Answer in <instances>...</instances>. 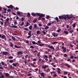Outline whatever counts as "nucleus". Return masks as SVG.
<instances>
[{"mask_svg":"<svg viewBox=\"0 0 78 78\" xmlns=\"http://www.w3.org/2000/svg\"><path fill=\"white\" fill-rule=\"evenodd\" d=\"M6 21L4 22V26L5 27H7L9 25V18L8 17L7 19L5 20Z\"/></svg>","mask_w":78,"mask_h":78,"instance_id":"obj_1","label":"nucleus"},{"mask_svg":"<svg viewBox=\"0 0 78 78\" xmlns=\"http://www.w3.org/2000/svg\"><path fill=\"white\" fill-rule=\"evenodd\" d=\"M62 48L63 49L62 52L63 53H66V48L64 47V46H62Z\"/></svg>","mask_w":78,"mask_h":78,"instance_id":"obj_2","label":"nucleus"},{"mask_svg":"<svg viewBox=\"0 0 78 78\" xmlns=\"http://www.w3.org/2000/svg\"><path fill=\"white\" fill-rule=\"evenodd\" d=\"M42 17H44V15L41 14V15L40 16H39V17L38 19V20H41V18H42Z\"/></svg>","mask_w":78,"mask_h":78,"instance_id":"obj_3","label":"nucleus"},{"mask_svg":"<svg viewBox=\"0 0 78 78\" xmlns=\"http://www.w3.org/2000/svg\"><path fill=\"white\" fill-rule=\"evenodd\" d=\"M52 36H53L54 37H56L58 35V34L56 33H53L52 34Z\"/></svg>","mask_w":78,"mask_h":78,"instance_id":"obj_4","label":"nucleus"},{"mask_svg":"<svg viewBox=\"0 0 78 78\" xmlns=\"http://www.w3.org/2000/svg\"><path fill=\"white\" fill-rule=\"evenodd\" d=\"M37 27V24H34L33 26V29H36Z\"/></svg>","mask_w":78,"mask_h":78,"instance_id":"obj_5","label":"nucleus"},{"mask_svg":"<svg viewBox=\"0 0 78 78\" xmlns=\"http://www.w3.org/2000/svg\"><path fill=\"white\" fill-rule=\"evenodd\" d=\"M1 37L2 39H5V40H6V36L5 35H3L1 36Z\"/></svg>","mask_w":78,"mask_h":78,"instance_id":"obj_6","label":"nucleus"},{"mask_svg":"<svg viewBox=\"0 0 78 78\" xmlns=\"http://www.w3.org/2000/svg\"><path fill=\"white\" fill-rule=\"evenodd\" d=\"M8 54V52L7 51L3 52V55H5V56H6Z\"/></svg>","mask_w":78,"mask_h":78,"instance_id":"obj_7","label":"nucleus"},{"mask_svg":"<svg viewBox=\"0 0 78 78\" xmlns=\"http://www.w3.org/2000/svg\"><path fill=\"white\" fill-rule=\"evenodd\" d=\"M18 55H20V54L21 55H22V54H23V51H20L19 52H18Z\"/></svg>","mask_w":78,"mask_h":78,"instance_id":"obj_8","label":"nucleus"},{"mask_svg":"<svg viewBox=\"0 0 78 78\" xmlns=\"http://www.w3.org/2000/svg\"><path fill=\"white\" fill-rule=\"evenodd\" d=\"M48 47L49 48H51V49H53V50H55V48L52 46H48Z\"/></svg>","mask_w":78,"mask_h":78,"instance_id":"obj_9","label":"nucleus"},{"mask_svg":"<svg viewBox=\"0 0 78 78\" xmlns=\"http://www.w3.org/2000/svg\"><path fill=\"white\" fill-rule=\"evenodd\" d=\"M32 44H33V45H35L37 44V45H39V44L37 43H36V42L34 41H33L32 42Z\"/></svg>","mask_w":78,"mask_h":78,"instance_id":"obj_10","label":"nucleus"},{"mask_svg":"<svg viewBox=\"0 0 78 78\" xmlns=\"http://www.w3.org/2000/svg\"><path fill=\"white\" fill-rule=\"evenodd\" d=\"M47 67H48V66H42V69H44V70H45V69H46V68H47Z\"/></svg>","mask_w":78,"mask_h":78,"instance_id":"obj_11","label":"nucleus"},{"mask_svg":"<svg viewBox=\"0 0 78 78\" xmlns=\"http://www.w3.org/2000/svg\"><path fill=\"white\" fill-rule=\"evenodd\" d=\"M30 25V23H29V22H27L26 23V24L25 25V27H28V26H29Z\"/></svg>","mask_w":78,"mask_h":78,"instance_id":"obj_12","label":"nucleus"},{"mask_svg":"<svg viewBox=\"0 0 78 78\" xmlns=\"http://www.w3.org/2000/svg\"><path fill=\"white\" fill-rule=\"evenodd\" d=\"M12 65L14 66V67H16V66H17V63H13Z\"/></svg>","mask_w":78,"mask_h":78,"instance_id":"obj_13","label":"nucleus"},{"mask_svg":"<svg viewBox=\"0 0 78 78\" xmlns=\"http://www.w3.org/2000/svg\"><path fill=\"white\" fill-rule=\"evenodd\" d=\"M2 65L3 66H7V65L6 64H5V63H4V62H2Z\"/></svg>","mask_w":78,"mask_h":78,"instance_id":"obj_14","label":"nucleus"},{"mask_svg":"<svg viewBox=\"0 0 78 78\" xmlns=\"http://www.w3.org/2000/svg\"><path fill=\"white\" fill-rule=\"evenodd\" d=\"M65 66H67V67L68 68H70V65H69L68 64H65Z\"/></svg>","mask_w":78,"mask_h":78,"instance_id":"obj_15","label":"nucleus"},{"mask_svg":"<svg viewBox=\"0 0 78 78\" xmlns=\"http://www.w3.org/2000/svg\"><path fill=\"white\" fill-rule=\"evenodd\" d=\"M24 42L25 43H26V44H29L30 42V41L28 40H25L24 41Z\"/></svg>","mask_w":78,"mask_h":78,"instance_id":"obj_16","label":"nucleus"},{"mask_svg":"<svg viewBox=\"0 0 78 78\" xmlns=\"http://www.w3.org/2000/svg\"><path fill=\"white\" fill-rule=\"evenodd\" d=\"M32 32L31 31H30L28 33V35L29 36H31V33Z\"/></svg>","mask_w":78,"mask_h":78,"instance_id":"obj_17","label":"nucleus"},{"mask_svg":"<svg viewBox=\"0 0 78 78\" xmlns=\"http://www.w3.org/2000/svg\"><path fill=\"white\" fill-rule=\"evenodd\" d=\"M29 28L30 30H32V29L33 28V26H32V25L30 26H29Z\"/></svg>","mask_w":78,"mask_h":78,"instance_id":"obj_18","label":"nucleus"},{"mask_svg":"<svg viewBox=\"0 0 78 78\" xmlns=\"http://www.w3.org/2000/svg\"><path fill=\"white\" fill-rule=\"evenodd\" d=\"M12 28H17V26H16L13 25L12 26Z\"/></svg>","mask_w":78,"mask_h":78,"instance_id":"obj_19","label":"nucleus"},{"mask_svg":"<svg viewBox=\"0 0 78 78\" xmlns=\"http://www.w3.org/2000/svg\"><path fill=\"white\" fill-rule=\"evenodd\" d=\"M5 75L6 76H7V77H8L9 76V74L8 73H5Z\"/></svg>","mask_w":78,"mask_h":78,"instance_id":"obj_20","label":"nucleus"},{"mask_svg":"<svg viewBox=\"0 0 78 78\" xmlns=\"http://www.w3.org/2000/svg\"><path fill=\"white\" fill-rule=\"evenodd\" d=\"M41 76H42L43 77H45V75H44V73H42L41 74Z\"/></svg>","mask_w":78,"mask_h":78,"instance_id":"obj_21","label":"nucleus"},{"mask_svg":"<svg viewBox=\"0 0 78 78\" xmlns=\"http://www.w3.org/2000/svg\"><path fill=\"white\" fill-rule=\"evenodd\" d=\"M73 27L75 28V26L76 25V23H74L73 25Z\"/></svg>","mask_w":78,"mask_h":78,"instance_id":"obj_22","label":"nucleus"},{"mask_svg":"<svg viewBox=\"0 0 78 78\" xmlns=\"http://www.w3.org/2000/svg\"><path fill=\"white\" fill-rule=\"evenodd\" d=\"M17 14H18V15H20V14H21V12L18 11V12H17Z\"/></svg>","mask_w":78,"mask_h":78,"instance_id":"obj_23","label":"nucleus"},{"mask_svg":"<svg viewBox=\"0 0 78 78\" xmlns=\"http://www.w3.org/2000/svg\"><path fill=\"white\" fill-rule=\"evenodd\" d=\"M49 28V27L48 26H46V27L44 28V29L45 30H47Z\"/></svg>","mask_w":78,"mask_h":78,"instance_id":"obj_24","label":"nucleus"},{"mask_svg":"<svg viewBox=\"0 0 78 78\" xmlns=\"http://www.w3.org/2000/svg\"><path fill=\"white\" fill-rule=\"evenodd\" d=\"M15 47H16V48H20V46H17L16 45H15Z\"/></svg>","mask_w":78,"mask_h":78,"instance_id":"obj_25","label":"nucleus"},{"mask_svg":"<svg viewBox=\"0 0 78 78\" xmlns=\"http://www.w3.org/2000/svg\"><path fill=\"white\" fill-rule=\"evenodd\" d=\"M39 46H41V47H42V46H43V45H44V44L40 43L39 44Z\"/></svg>","mask_w":78,"mask_h":78,"instance_id":"obj_26","label":"nucleus"},{"mask_svg":"<svg viewBox=\"0 0 78 78\" xmlns=\"http://www.w3.org/2000/svg\"><path fill=\"white\" fill-rule=\"evenodd\" d=\"M24 25V22H23L21 23L20 24V26H23Z\"/></svg>","mask_w":78,"mask_h":78,"instance_id":"obj_27","label":"nucleus"},{"mask_svg":"<svg viewBox=\"0 0 78 78\" xmlns=\"http://www.w3.org/2000/svg\"><path fill=\"white\" fill-rule=\"evenodd\" d=\"M37 34L38 35L40 34V31L39 30L37 31Z\"/></svg>","mask_w":78,"mask_h":78,"instance_id":"obj_28","label":"nucleus"},{"mask_svg":"<svg viewBox=\"0 0 78 78\" xmlns=\"http://www.w3.org/2000/svg\"><path fill=\"white\" fill-rule=\"evenodd\" d=\"M12 38L13 41H16V38H15L14 37L12 36Z\"/></svg>","mask_w":78,"mask_h":78,"instance_id":"obj_29","label":"nucleus"},{"mask_svg":"<svg viewBox=\"0 0 78 78\" xmlns=\"http://www.w3.org/2000/svg\"><path fill=\"white\" fill-rule=\"evenodd\" d=\"M7 7L8 8H12L13 6H12V5H10L9 6H8Z\"/></svg>","mask_w":78,"mask_h":78,"instance_id":"obj_30","label":"nucleus"},{"mask_svg":"<svg viewBox=\"0 0 78 78\" xmlns=\"http://www.w3.org/2000/svg\"><path fill=\"white\" fill-rule=\"evenodd\" d=\"M24 30H26V31H28V29L27 28H23Z\"/></svg>","mask_w":78,"mask_h":78,"instance_id":"obj_31","label":"nucleus"},{"mask_svg":"<svg viewBox=\"0 0 78 78\" xmlns=\"http://www.w3.org/2000/svg\"><path fill=\"white\" fill-rule=\"evenodd\" d=\"M64 56L65 58L67 57V55L66 54H64Z\"/></svg>","mask_w":78,"mask_h":78,"instance_id":"obj_32","label":"nucleus"},{"mask_svg":"<svg viewBox=\"0 0 78 78\" xmlns=\"http://www.w3.org/2000/svg\"><path fill=\"white\" fill-rule=\"evenodd\" d=\"M51 25V23H50L47 24V26H50Z\"/></svg>","mask_w":78,"mask_h":78,"instance_id":"obj_33","label":"nucleus"},{"mask_svg":"<svg viewBox=\"0 0 78 78\" xmlns=\"http://www.w3.org/2000/svg\"><path fill=\"white\" fill-rule=\"evenodd\" d=\"M8 58H9V59H12L13 58V57L12 56H9L8 57Z\"/></svg>","mask_w":78,"mask_h":78,"instance_id":"obj_34","label":"nucleus"},{"mask_svg":"<svg viewBox=\"0 0 78 78\" xmlns=\"http://www.w3.org/2000/svg\"><path fill=\"white\" fill-rule=\"evenodd\" d=\"M61 30L60 29H59L57 30V33H59Z\"/></svg>","mask_w":78,"mask_h":78,"instance_id":"obj_35","label":"nucleus"},{"mask_svg":"<svg viewBox=\"0 0 78 78\" xmlns=\"http://www.w3.org/2000/svg\"><path fill=\"white\" fill-rule=\"evenodd\" d=\"M36 15H37V16H41V14L39 13H36Z\"/></svg>","mask_w":78,"mask_h":78,"instance_id":"obj_36","label":"nucleus"},{"mask_svg":"<svg viewBox=\"0 0 78 78\" xmlns=\"http://www.w3.org/2000/svg\"><path fill=\"white\" fill-rule=\"evenodd\" d=\"M57 43H58V42L55 41L53 42L52 43V44H57Z\"/></svg>","mask_w":78,"mask_h":78,"instance_id":"obj_37","label":"nucleus"},{"mask_svg":"<svg viewBox=\"0 0 78 78\" xmlns=\"http://www.w3.org/2000/svg\"><path fill=\"white\" fill-rule=\"evenodd\" d=\"M32 16H36V14L34 13H32Z\"/></svg>","mask_w":78,"mask_h":78,"instance_id":"obj_38","label":"nucleus"},{"mask_svg":"<svg viewBox=\"0 0 78 78\" xmlns=\"http://www.w3.org/2000/svg\"><path fill=\"white\" fill-rule=\"evenodd\" d=\"M42 33L44 34L45 35V34H46V32H45V30H43L42 31Z\"/></svg>","mask_w":78,"mask_h":78,"instance_id":"obj_39","label":"nucleus"},{"mask_svg":"<svg viewBox=\"0 0 78 78\" xmlns=\"http://www.w3.org/2000/svg\"><path fill=\"white\" fill-rule=\"evenodd\" d=\"M14 62V60H10L9 61V62L10 63L11 62Z\"/></svg>","mask_w":78,"mask_h":78,"instance_id":"obj_40","label":"nucleus"},{"mask_svg":"<svg viewBox=\"0 0 78 78\" xmlns=\"http://www.w3.org/2000/svg\"><path fill=\"white\" fill-rule=\"evenodd\" d=\"M64 33L65 34H69V33H68V32L66 31H64Z\"/></svg>","mask_w":78,"mask_h":78,"instance_id":"obj_41","label":"nucleus"},{"mask_svg":"<svg viewBox=\"0 0 78 78\" xmlns=\"http://www.w3.org/2000/svg\"><path fill=\"white\" fill-rule=\"evenodd\" d=\"M37 42H38L37 44H38V45H39V44H40V43H41V44H42V43L41 42H40V41H37Z\"/></svg>","mask_w":78,"mask_h":78,"instance_id":"obj_42","label":"nucleus"},{"mask_svg":"<svg viewBox=\"0 0 78 78\" xmlns=\"http://www.w3.org/2000/svg\"><path fill=\"white\" fill-rule=\"evenodd\" d=\"M31 65L32 66H33V67H35V66H34V65L33 63L31 64Z\"/></svg>","mask_w":78,"mask_h":78,"instance_id":"obj_43","label":"nucleus"},{"mask_svg":"<svg viewBox=\"0 0 78 78\" xmlns=\"http://www.w3.org/2000/svg\"><path fill=\"white\" fill-rule=\"evenodd\" d=\"M35 37H36V35H34L32 36V38L33 39H35Z\"/></svg>","mask_w":78,"mask_h":78,"instance_id":"obj_44","label":"nucleus"},{"mask_svg":"<svg viewBox=\"0 0 78 78\" xmlns=\"http://www.w3.org/2000/svg\"><path fill=\"white\" fill-rule=\"evenodd\" d=\"M56 22V21H53L52 22H51V24H53V23H55Z\"/></svg>","mask_w":78,"mask_h":78,"instance_id":"obj_45","label":"nucleus"},{"mask_svg":"<svg viewBox=\"0 0 78 78\" xmlns=\"http://www.w3.org/2000/svg\"><path fill=\"white\" fill-rule=\"evenodd\" d=\"M55 20H56L58 22V20H59V19H58V18L57 17H56L55 18Z\"/></svg>","mask_w":78,"mask_h":78,"instance_id":"obj_46","label":"nucleus"},{"mask_svg":"<svg viewBox=\"0 0 78 78\" xmlns=\"http://www.w3.org/2000/svg\"><path fill=\"white\" fill-rule=\"evenodd\" d=\"M38 26L39 27H42V24H41V23H39V24H38Z\"/></svg>","mask_w":78,"mask_h":78,"instance_id":"obj_47","label":"nucleus"},{"mask_svg":"<svg viewBox=\"0 0 78 78\" xmlns=\"http://www.w3.org/2000/svg\"><path fill=\"white\" fill-rule=\"evenodd\" d=\"M1 25H3V23H3V21H1Z\"/></svg>","mask_w":78,"mask_h":78,"instance_id":"obj_48","label":"nucleus"},{"mask_svg":"<svg viewBox=\"0 0 78 78\" xmlns=\"http://www.w3.org/2000/svg\"><path fill=\"white\" fill-rule=\"evenodd\" d=\"M30 48H34V47L33 46H31L30 47Z\"/></svg>","mask_w":78,"mask_h":78,"instance_id":"obj_49","label":"nucleus"},{"mask_svg":"<svg viewBox=\"0 0 78 78\" xmlns=\"http://www.w3.org/2000/svg\"><path fill=\"white\" fill-rule=\"evenodd\" d=\"M27 16H28L29 17H30V13H28Z\"/></svg>","mask_w":78,"mask_h":78,"instance_id":"obj_50","label":"nucleus"},{"mask_svg":"<svg viewBox=\"0 0 78 78\" xmlns=\"http://www.w3.org/2000/svg\"><path fill=\"white\" fill-rule=\"evenodd\" d=\"M46 17H47V19H49V18H50V16H49L46 15Z\"/></svg>","mask_w":78,"mask_h":78,"instance_id":"obj_51","label":"nucleus"},{"mask_svg":"<svg viewBox=\"0 0 78 78\" xmlns=\"http://www.w3.org/2000/svg\"><path fill=\"white\" fill-rule=\"evenodd\" d=\"M59 19H62V16H59Z\"/></svg>","mask_w":78,"mask_h":78,"instance_id":"obj_52","label":"nucleus"},{"mask_svg":"<svg viewBox=\"0 0 78 78\" xmlns=\"http://www.w3.org/2000/svg\"><path fill=\"white\" fill-rule=\"evenodd\" d=\"M14 24H17V21H14Z\"/></svg>","mask_w":78,"mask_h":78,"instance_id":"obj_53","label":"nucleus"},{"mask_svg":"<svg viewBox=\"0 0 78 78\" xmlns=\"http://www.w3.org/2000/svg\"><path fill=\"white\" fill-rule=\"evenodd\" d=\"M36 21H37V20L36 19V20H34L33 22L34 23H35V22H36Z\"/></svg>","mask_w":78,"mask_h":78,"instance_id":"obj_54","label":"nucleus"},{"mask_svg":"<svg viewBox=\"0 0 78 78\" xmlns=\"http://www.w3.org/2000/svg\"><path fill=\"white\" fill-rule=\"evenodd\" d=\"M28 55H26V56H25V58L26 59H27L28 58Z\"/></svg>","mask_w":78,"mask_h":78,"instance_id":"obj_55","label":"nucleus"},{"mask_svg":"<svg viewBox=\"0 0 78 78\" xmlns=\"http://www.w3.org/2000/svg\"><path fill=\"white\" fill-rule=\"evenodd\" d=\"M56 76H57V74H55L54 75V77L55 78V77H56Z\"/></svg>","mask_w":78,"mask_h":78,"instance_id":"obj_56","label":"nucleus"},{"mask_svg":"<svg viewBox=\"0 0 78 78\" xmlns=\"http://www.w3.org/2000/svg\"><path fill=\"white\" fill-rule=\"evenodd\" d=\"M45 62V60H44V59L42 60V62H41V63H42V62Z\"/></svg>","mask_w":78,"mask_h":78,"instance_id":"obj_57","label":"nucleus"},{"mask_svg":"<svg viewBox=\"0 0 78 78\" xmlns=\"http://www.w3.org/2000/svg\"><path fill=\"white\" fill-rule=\"evenodd\" d=\"M69 32H70V33H72L73 32V30L71 31V30H69Z\"/></svg>","mask_w":78,"mask_h":78,"instance_id":"obj_58","label":"nucleus"},{"mask_svg":"<svg viewBox=\"0 0 78 78\" xmlns=\"http://www.w3.org/2000/svg\"><path fill=\"white\" fill-rule=\"evenodd\" d=\"M42 59H41V58H39V61L40 62H42Z\"/></svg>","mask_w":78,"mask_h":78,"instance_id":"obj_59","label":"nucleus"},{"mask_svg":"<svg viewBox=\"0 0 78 78\" xmlns=\"http://www.w3.org/2000/svg\"><path fill=\"white\" fill-rule=\"evenodd\" d=\"M31 36H30V35H29V36H28L27 37V39H29V38H30Z\"/></svg>","mask_w":78,"mask_h":78,"instance_id":"obj_60","label":"nucleus"},{"mask_svg":"<svg viewBox=\"0 0 78 78\" xmlns=\"http://www.w3.org/2000/svg\"><path fill=\"white\" fill-rule=\"evenodd\" d=\"M44 57H45L46 58H48V56H47V55H44Z\"/></svg>","mask_w":78,"mask_h":78,"instance_id":"obj_61","label":"nucleus"},{"mask_svg":"<svg viewBox=\"0 0 78 78\" xmlns=\"http://www.w3.org/2000/svg\"><path fill=\"white\" fill-rule=\"evenodd\" d=\"M33 61H37V59H36V58H34L33 59Z\"/></svg>","mask_w":78,"mask_h":78,"instance_id":"obj_62","label":"nucleus"},{"mask_svg":"<svg viewBox=\"0 0 78 78\" xmlns=\"http://www.w3.org/2000/svg\"><path fill=\"white\" fill-rule=\"evenodd\" d=\"M67 18H68V19L70 20V19H71V18H72V17H68Z\"/></svg>","mask_w":78,"mask_h":78,"instance_id":"obj_63","label":"nucleus"},{"mask_svg":"<svg viewBox=\"0 0 78 78\" xmlns=\"http://www.w3.org/2000/svg\"><path fill=\"white\" fill-rule=\"evenodd\" d=\"M4 78V76H0V78Z\"/></svg>","mask_w":78,"mask_h":78,"instance_id":"obj_64","label":"nucleus"}]
</instances>
